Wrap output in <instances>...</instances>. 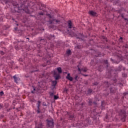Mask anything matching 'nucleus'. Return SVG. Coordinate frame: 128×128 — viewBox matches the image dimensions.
<instances>
[{
  "label": "nucleus",
  "instance_id": "obj_1",
  "mask_svg": "<svg viewBox=\"0 0 128 128\" xmlns=\"http://www.w3.org/2000/svg\"><path fill=\"white\" fill-rule=\"evenodd\" d=\"M37 16H60V14L56 12H54L52 10H49L48 11L42 10V12H38Z\"/></svg>",
  "mask_w": 128,
  "mask_h": 128
},
{
  "label": "nucleus",
  "instance_id": "obj_2",
  "mask_svg": "<svg viewBox=\"0 0 128 128\" xmlns=\"http://www.w3.org/2000/svg\"><path fill=\"white\" fill-rule=\"evenodd\" d=\"M119 114L120 120L123 122H126V110H121L119 112Z\"/></svg>",
  "mask_w": 128,
  "mask_h": 128
},
{
  "label": "nucleus",
  "instance_id": "obj_3",
  "mask_svg": "<svg viewBox=\"0 0 128 128\" xmlns=\"http://www.w3.org/2000/svg\"><path fill=\"white\" fill-rule=\"evenodd\" d=\"M24 41H18L17 42V44L15 46V48L16 50H22V46H24Z\"/></svg>",
  "mask_w": 128,
  "mask_h": 128
},
{
  "label": "nucleus",
  "instance_id": "obj_4",
  "mask_svg": "<svg viewBox=\"0 0 128 128\" xmlns=\"http://www.w3.org/2000/svg\"><path fill=\"white\" fill-rule=\"evenodd\" d=\"M92 120L94 119L92 117L87 118L84 122V123L87 126H90V124H92Z\"/></svg>",
  "mask_w": 128,
  "mask_h": 128
},
{
  "label": "nucleus",
  "instance_id": "obj_5",
  "mask_svg": "<svg viewBox=\"0 0 128 128\" xmlns=\"http://www.w3.org/2000/svg\"><path fill=\"white\" fill-rule=\"evenodd\" d=\"M107 68L108 70V72H114V78H118V74H116V70H114V68L112 67H107Z\"/></svg>",
  "mask_w": 128,
  "mask_h": 128
},
{
  "label": "nucleus",
  "instance_id": "obj_6",
  "mask_svg": "<svg viewBox=\"0 0 128 128\" xmlns=\"http://www.w3.org/2000/svg\"><path fill=\"white\" fill-rule=\"evenodd\" d=\"M48 128H52L54 126V122L53 120H46Z\"/></svg>",
  "mask_w": 128,
  "mask_h": 128
},
{
  "label": "nucleus",
  "instance_id": "obj_7",
  "mask_svg": "<svg viewBox=\"0 0 128 128\" xmlns=\"http://www.w3.org/2000/svg\"><path fill=\"white\" fill-rule=\"evenodd\" d=\"M53 76L56 80H58L60 78V74H58V72L54 70L53 73Z\"/></svg>",
  "mask_w": 128,
  "mask_h": 128
},
{
  "label": "nucleus",
  "instance_id": "obj_8",
  "mask_svg": "<svg viewBox=\"0 0 128 128\" xmlns=\"http://www.w3.org/2000/svg\"><path fill=\"white\" fill-rule=\"evenodd\" d=\"M124 8H121L120 10H117V12L120 14V16H124Z\"/></svg>",
  "mask_w": 128,
  "mask_h": 128
},
{
  "label": "nucleus",
  "instance_id": "obj_9",
  "mask_svg": "<svg viewBox=\"0 0 128 128\" xmlns=\"http://www.w3.org/2000/svg\"><path fill=\"white\" fill-rule=\"evenodd\" d=\"M47 40H54L56 38V36L54 35H50L46 36Z\"/></svg>",
  "mask_w": 128,
  "mask_h": 128
},
{
  "label": "nucleus",
  "instance_id": "obj_10",
  "mask_svg": "<svg viewBox=\"0 0 128 128\" xmlns=\"http://www.w3.org/2000/svg\"><path fill=\"white\" fill-rule=\"evenodd\" d=\"M88 14H90V16H98L96 12L93 11V10L90 11L88 12Z\"/></svg>",
  "mask_w": 128,
  "mask_h": 128
},
{
  "label": "nucleus",
  "instance_id": "obj_11",
  "mask_svg": "<svg viewBox=\"0 0 128 128\" xmlns=\"http://www.w3.org/2000/svg\"><path fill=\"white\" fill-rule=\"evenodd\" d=\"M66 78L68 80H70V82H72L74 78L70 76V73L68 74L67 76H66Z\"/></svg>",
  "mask_w": 128,
  "mask_h": 128
},
{
  "label": "nucleus",
  "instance_id": "obj_12",
  "mask_svg": "<svg viewBox=\"0 0 128 128\" xmlns=\"http://www.w3.org/2000/svg\"><path fill=\"white\" fill-rule=\"evenodd\" d=\"M94 92V90L92 88H88L87 90V94L88 96H92V93Z\"/></svg>",
  "mask_w": 128,
  "mask_h": 128
},
{
  "label": "nucleus",
  "instance_id": "obj_13",
  "mask_svg": "<svg viewBox=\"0 0 128 128\" xmlns=\"http://www.w3.org/2000/svg\"><path fill=\"white\" fill-rule=\"evenodd\" d=\"M122 66L120 65L118 68L115 70V72H122Z\"/></svg>",
  "mask_w": 128,
  "mask_h": 128
},
{
  "label": "nucleus",
  "instance_id": "obj_14",
  "mask_svg": "<svg viewBox=\"0 0 128 128\" xmlns=\"http://www.w3.org/2000/svg\"><path fill=\"white\" fill-rule=\"evenodd\" d=\"M50 18H52V16L50 17ZM54 20H56V19H50L48 21L49 24H54Z\"/></svg>",
  "mask_w": 128,
  "mask_h": 128
},
{
  "label": "nucleus",
  "instance_id": "obj_15",
  "mask_svg": "<svg viewBox=\"0 0 128 128\" xmlns=\"http://www.w3.org/2000/svg\"><path fill=\"white\" fill-rule=\"evenodd\" d=\"M114 4L120 6V0H116L115 2H114Z\"/></svg>",
  "mask_w": 128,
  "mask_h": 128
},
{
  "label": "nucleus",
  "instance_id": "obj_16",
  "mask_svg": "<svg viewBox=\"0 0 128 128\" xmlns=\"http://www.w3.org/2000/svg\"><path fill=\"white\" fill-rule=\"evenodd\" d=\"M18 10H20V7L16 6H14V11L15 12H18Z\"/></svg>",
  "mask_w": 128,
  "mask_h": 128
},
{
  "label": "nucleus",
  "instance_id": "obj_17",
  "mask_svg": "<svg viewBox=\"0 0 128 128\" xmlns=\"http://www.w3.org/2000/svg\"><path fill=\"white\" fill-rule=\"evenodd\" d=\"M110 92L111 94H114V92H116V88H110Z\"/></svg>",
  "mask_w": 128,
  "mask_h": 128
},
{
  "label": "nucleus",
  "instance_id": "obj_18",
  "mask_svg": "<svg viewBox=\"0 0 128 128\" xmlns=\"http://www.w3.org/2000/svg\"><path fill=\"white\" fill-rule=\"evenodd\" d=\"M56 84H58V82H56V80L52 81V86H53V88H56Z\"/></svg>",
  "mask_w": 128,
  "mask_h": 128
},
{
  "label": "nucleus",
  "instance_id": "obj_19",
  "mask_svg": "<svg viewBox=\"0 0 128 128\" xmlns=\"http://www.w3.org/2000/svg\"><path fill=\"white\" fill-rule=\"evenodd\" d=\"M82 38H84V35L81 34H79L78 36H76V38H80L81 40H82Z\"/></svg>",
  "mask_w": 128,
  "mask_h": 128
},
{
  "label": "nucleus",
  "instance_id": "obj_20",
  "mask_svg": "<svg viewBox=\"0 0 128 128\" xmlns=\"http://www.w3.org/2000/svg\"><path fill=\"white\" fill-rule=\"evenodd\" d=\"M44 127V124H42L40 123L38 124V126H36L35 128H42Z\"/></svg>",
  "mask_w": 128,
  "mask_h": 128
},
{
  "label": "nucleus",
  "instance_id": "obj_21",
  "mask_svg": "<svg viewBox=\"0 0 128 128\" xmlns=\"http://www.w3.org/2000/svg\"><path fill=\"white\" fill-rule=\"evenodd\" d=\"M56 70L58 72V74H62V68L60 67L57 68Z\"/></svg>",
  "mask_w": 128,
  "mask_h": 128
},
{
  "label": "nucleus",
  "instance_id": "obj_22",
  "mask_svg": "<svg viewBox=\"0 0 128 128\" xmlns=\"http://www.w3.org/2000/svg\"><path fill=\"white\" fill-rule=\"evenodd\" d=\"M94 102H92V98H88V104L89 106H92V104Z\"/></svg>",
  "mask_w": 128,
  "mask_h": 128
},
{
  "label": "nucleus",
  "instance_id": "obj_23",
  "mask_svg": "<svg viewBox=\"0 0 128 128\" xmlns=\"http://www.w3.org/2000/svg\"><path fill=\"white\" fill-rule=\"evenodd\" d=\"M111 62H114V64H120V61H116L114 60L112 58H110Z\"/></svg>",
  "mask_w": 128,
  "mask_h": 128
},
{
  "label": "nucleus",
  "instance_id": "obj_24",
  "mask_svg": "<svg viewBox=\"0 0 128 128\" xmlns=\"http://www.w3.org/2000/svg\"><path fill=\"white\" fill-rule=\"evenodd\" d=\"M13 78L15 82H16V84H18V80H20V78H16V76H14Z\"/></svg>",
  "mask_w": 128,
  "mask_h": 128
},
{
  "label": "nucleus",
  "instance_id": "obj_25",
  "mask_svg": "<svg viewBox=\"0 0 128 128\" xmlns=\"http://www.w3.org/2000/svg\"><path fill=\"white\" fill-rule=\"evenodd\" d=\"M104 63L106 64V68H108L110 64H108V60H104Z\"/></svg>",
  "mask_w": 128,
  "mask_h": 128
},
{
  "label": "nucleus",
  "instance_id": "obj_26",
  "mask_svg": "<svg viewBox=\"0 0 128 128\" xmlns=\"http://www.w3.org/2000/svg\"><path fill=\"white\" fill-rule=\"evenodd\" d=\"M70 120H74V114H69Z\"/></svg>",
  "mask_w": 128,
  "mask_h": 128
},
{
  "label": "nucleus",
  "instance_id": "obj_27",
  "mask_svg": "<svg viewBox=\"0 0 128 128\" xmlns=\"http://www.w3.org/2000/svg\"><path fill=\"white\" fill-rule=\"evenodd\" d=\"M66 54H68V56H70V54H72V50H66Z\"/></svg>",
  "mask_w": 128,
  "mask_h": 128
},
{
  "label": "nucleus",
  "instance_id": "obj_28",
  "mask_svg": "<svg viewBox=\"0 0 128 128\" xmlns=\"http://www.w3.org/2000/svg\"><path fill=\"white\" fill-rule=\"evenodd\" d=\"M68 26L69 28H72V21L70 20L68 21Z\"/></svg>",
  "mask_w": 128,
  "mask_h": 128
},
{
  "label": "nucleus",
  "instance_id": "obj_29",
  "mask_svg": "<svg viewBox=\"0 0 128 128\" xmlns=\"http://www.w3.org/2000/svg\"><path fill=\"white\" fill-rule=\"evenodd\" d=\"M23 10L26 12V14H30V10L28 8L24 9Z\"/></svg>",
  "mask_w": 128,
  "mask_h": 128
},
{
  "label": "nucleus",
  "instance_id": "obj_30",
  "mask_svg": "<svg viewBox=\"0 0 128 128\" xmlns=\"http://www.w3.org/2000/svg\"><path fill=\"white\" fill-rule=\"evenodd\" d=\"M112 72H108L107 73V76H108V78H112Z\"/></svg>",
  "mask_w": 128,
  "mask_h": 128
},
{
  "label": "nucleus",
  "instance_id": "obj_31",
  "mask_svg": "<svg viewBox=\"0 0 128 128\" xmlns=\"http://www.w3.org/2000/svg\"><path fill=\"white\" fill-rule=\"evenodd\" d=\"M104 84L106 88H108L110 86H108V82H104Z\"/></svg>",
  "mask_w": 128,
  "mask_h": 128
},
{
  "label": "nucleus",
  "instance_id": "obj_32",
  "mask_svg": "<svg viewBox=\"0 0 128 128\" xmlns=\"http://www.w3.org/2000/svg\"><path fill=\"white\" fill-rule=\"evenodd\" d=\"M78 78H79L78 76V75H76L74 78L75 82L78 80Z\"/></svg>",
  "mask_w": 128,
  "mask_h": 128
},
{
  "label": "nucleus",
  "instance_id": "obj_33",
  "mask_svg": "<svg viewBox=\"0 0 128 128\" xmlns=\"http://www.w3.org/2000/svg\"><path fill=\"white\" fill-rule=\"evenodd\" d=\"M80 64L78 66H77V67L78 68V71L80 72H82V70L80 68Z\"/></svg>",
  "mask_w": 128,
  "mask_h": 128
},
{
  "label": "nucleus",
  "instance_id": "obj_34",
  "mask_svg": "<svg viewBox=\"0 0 128 128\" xmlns=\"http://www.w3.org/2000/svg\"><path fill=\"white\" fill-rule=\"evenodd\" d=\"M84 84H86V86H88V81L86 80H85L84 81Z\"/></svg>",
  "mask_w": 128,
  "mask_h": 128
},
{
  "label": "nucleus",
  "instance_id": "obj_35",
  "mask_svg": "<svg viewBox=\"0 0 128 128\" xmlns=\"http://www.w3.org/2000/svg\"><path fill=\"white\" fill-rule=\"evenodd\" d=\"M104 102H102L101 103V106H102V108H104Z\"/></svg>",
  "mask_w": 128,
  "mask_h": 128
},
{
  "label": "nucleus",
  "instance_id": "obj_36",
  "mask_svg": "<svg viewBox=\"0 0 128 128\" xmlns=\"http://www.w3.org/2000/svg\"><path fill=\"white\" fill-rule=\"evenodd\" d=\"M122 78H126V74L122 73Z\"/></svg>",
  "mask_w": 128,
  "mask_h": 128
},
{
  "label": "nucleus",
  "instance_id": "obj_37",
  "mask_svg": "<svg viewBox=\"0 0 128 128\" xmlns=\"http://www.w3.org/2000/svg\"><path fill=\"white\" fill-rule=\"evenodd\" d=\"M42 106H47L48 104H46V102H44L42 104Z\"/></svg>",
  "mask_w": 128,
  "mask_h": 128
},
{
  "label": "nucleus",
  "instance_id": "obj_38",
  "mask_svg": "<svg viewBox=\"0 0 128 128\" xmlns=\"http://www.w3.org/2000/svg\"><path fill=\"white\" fill-rule=\"evenodd\" d=\"M102 40H106V42H108V40H106V38L104 37V36H102Z\"/></svg>",
  "mask_w": 128,
  "mask_h": 128
},
{
  "label": "nucleus",
  "instance_id": "obj_39",
  "mask_svg": "<svg viewBox=\"0 0 128 128\" xmlns=\"http://www.w3.org/2000/svg\"><path fill=\"white\" fill-rule=\"evenodd\" d=\"M92 104H94V106L96 107V106H97L98 103H96V102H93Z\"/></svg>",
  "mask_w": 128,
  "mask_h": 128
},
{
  "label": "nucleus",
  "instance_id": "obj_40",
  "mask_svg": "<svg viewBox=\"0 0 128 128\" xmlns=\"http://www.w3.org/2000/svg\"><path fill=\"white\" fill-rule=\"evenodd\" d=\"M3 2H4V4H6L8 2V0H4Z\"/></svg>",
  "mask_w": 128,
  "mask_h": 128
},
{
  "label": "nucleus",
  "instance_id": "obj_41",
  "mask_svg": "<svg viewBox=\"0 0 128 128\" xmlns=\"http://www.w3.org/2000/svg\"><path fill=\"white\" fill-rule=\"evenodd\" d=\"M40 104H41L40 101H38L37 103V105L40 106Z\"/></svg>",
  "mask_w": 128,
  "mask_h": 128
},
{
  "label": "nucleus",
  "instance_id": "obj_42",
  "mask_svg": "<svg viewBox=\"0 0 128 128\" xmlns=\"http://www.w3.org/2000/svg\"><path fill=\"white\" fill-rule=\"evenodd\" d=\"M58 96L54 95V100H58Z\"/></svg>",
  "mask_w": 128,
  "mask_h": 128
},
{
  "label": "nucleus",
  "instance_id": "obj_43",
  "mask_svg": "<svg viewBox=\"0 0 128 128\" xmlns=\"http://www.w3.org/2000/svg\"><path fill=\"white\" fill-rule=\"evenodd\" d=\"M98 82H95L93 84L94 86H98Z\"/></svg>",
  "mask_w": 128,
  "mask_h": 128
},
{
  "label": "nucleus",
  "instance_id": "obj_44",
  "mask_svg": "<svg viewBox=\"0 0 128 128\" xmlns=\"http://www.w3.org/2000/svg\"><path fill=\"white\" fill-rule=\"evenodd\" d=\"M0 96H4V92L2 91L0 92Z\"/></svg>",
  "mask_w": 128,
  "mask_h": 128
},
{
  "label": "nucleus",
  "instance_id": "obj_45",
  "mask_svg": "<svg viewBox=\"0 0 128 128\" xmlns=\"http://www.w3.org/2000/svg\"><path fill=\"white\" fill-rule=\"evenodd\" d=\"M50 96H54V92H50Z\"/></svg>",
  "mask_w": 128,
  "mask_h": 128
},
{
  "label": "nucleus",
  "instance_id": "obj_46",
  "mask_svg": "<svg viewBox=\"0 0 128 128\" xmlns=\"http://www.w3.org/2000/svg\"><path fill=\"white\" fill-rule=\"evenodd\" d=\"M54 22H56V24L60 22V20H54Z\"/></svg>",
  "mask_w": 128,
  "mask_h": 128
},
{
  "label": "nucleus",
  "instance_id": "obj_47",
  "mask_svg": "<svg viewBox=\"0 0 128 128\" xmlns=\"http://www.w3.org/2000/svg\"><path fill=\"white\" fill-rule=\"evenodd\" d=\"M0 54L2 56H4V51H0Z\"/></svg>",
  "mask_w": 128,
  "mask_h": 128
},
{
  "label": "nucleus",
  "instance_id": "obj_48",
  "mask_svg": "<svg viewBox=\"0 0 128 128\" xmlns=\"http://www.w3.org/2000/svg\"><path fill=\"white\" fill-rule=\"evenodd\" d=\"M87 71H88V70L86 69V68H85L83 72H86Z\"/></svg>",
  "mask_w": 128,
  "mask_h": 128
},
{
  "label": "nucleus",
  "instance_id": "obj_49",
  "mask_svg": "<svg viewBox=\"0 0 128 128\" xmlns=\"http://www.w3.org/2000/svg\"><path fill=\"white\" fill-rule=\"evenodd\" d=\"M119 86H120L122 87V86H124V85L120 83V84H119Z\"/></svg>",
  "mask_w": 128,
  "mask_h": 128
},
{
  "label": "nucleus",
  "instance_id": "obj_50",
  "mask_svg": "<svg viewBox=\"0 0 128 128\" xmlns=\"http://www.w3.org/2000/svg\"><path fill=\"white\" fill-rule=\"evenodd\" d=\"M36 100H31V102H36Z\"/></svg>",
  "mask_w": 128,
  "mask_h": 128
},
{
  "label": "nucleus",
  "instance_id": "obj_51",
  "mask_svg": "<svg viewBox=\"0 0 128 128\" xmlns=\"http://www.w3.org/2000/svg\"><path fill=\"white\" fill-rule=\"evenodd\" d=\"M40 110L38 109L37 110V113L38 114H40Z\"/></svg>",
  "mask_w": 128,
  "mask_h": 128
},
{
  "label": "nucleus",
  "instance_id": "obj_52",
  "mask_svg": "<svg viewBox=\"0 0 128 128\" xmlns=\"http://www.w3.org/2000/svg\"><path fill=\"white\" fill-rule=\"evenodd\" d=\"M3 106L2 105V104H0V109L2 108Z\"/></svg>",
  "mask_w": 128,
  "mask_h": 128
},
{
  "label": "nucleus",
  "instance_id": "obj_53",
  "mask_svg": "<svg viewBox=\"0 0 128 128\" xmlns=\"http://www.w3.org/2000/svg\"><path fill=\"white\" fill-rule=\"evenodd\" d=\"M22 22H24V24H26V20H23Z\"/></svg>",
  "mask_w": 128,
  "mask_h": 128
},
{
  "label": "nucleus",
  "instance_id": "obj_54",
  "mask_svg": "<svg viewBox=\"0 0 128 128\" xmlns=\"http://www.w3.org/2000/svg\"><path fill=\"white\" fill-rule=\"evenodd\" d=\"M12 108H10L7 110V112H10V110H12Z\"/></svg>",
  "mask_w": 128,
  "mask_h": 128
},
{
  "label": "nucleus",
  "instance_id": "obj_55",
  "mask_svg": "<svg viewBox=\"0 0 128 128\" xmlns=\"http://www.w3.org/2000/svg\"><path fill=\"white\" fill-rule=\"evenodd\" d=\"M40 106H37L38 110H40Z\"/></svg>",
  "mask_w": 128,
  "mask_h": 128
},
{
  "label": "nucleus",
  "instance_id": "obj_56",
  "mask_svg": "<svg viewBox=\"0 0 128 128\" xmlns=\"http://www.w3.org/2000/svg\"><path fill=\"white\" fill-rule=\"evenodd\" d=\"M41 6H42V8H44V4H41Z\"/></svg>",
  "mask_w": 128,
  "mask_h": 128
},
{
  "label": "nucleus",
  "instance_id": "obj_57",
  "mask_svg": "<svg viewBox=\"0 0 128 128\" xmlns=\"http://www.w3.org/2000/svg\"><path fill=\"white\" fill-rule=\"evenodd\" d=\"M50 28H54V26H50Z\"/></svg>",
  "mask_w": 128,
  "mask_h": 128
},
{
  "label": "nucleus",
  "instance_id": "obj_58",
  "mask_svg": "<svg viewBox=\"0 0 128 128\" xmlns=\"http://www.w3.org/2000/svg\"><path fill=\"white\" fill-rule=\"evenodd\" d=\"M96 56H102V54H98Z\"/></svg>",
  "mask_w": 128,
  "mask_h": 128
},
{
  "label": "nucleus",
  "instance_id": "obj_59",
  "mask_svg": "<svg viewBox=\"0 0 128 128\" xmlns=\"http://www.w3.org/2000/svg\"><path fill=\"white\" fill-rule=\"evenodd\" d=\"M77 48H80V46H77Z\"/></svg>",
  "mask_w": 128,
  "mask_h": 128
},
{
  "label": "nucleus",
  "instance_id": "obj_60",
  "mask_svg": "<svg viewBox=\"0 0 128 128\" xmlns=\"http://www.w3.org/2000/svg\"><path fill=\"white\" fill-rule=\"evenodd\" d=\"M126 94H128V92H126L124 94V96H126Z\"/></svg>",
  "mask_w": 128,
  "mask_h": 128
},
{
  "label": "nucleus",
  "instance_id": "obj_61",
  "mask_svg": "<svg viewBox=\"0 0 128 128\" xmlns=\"http://www.w3.org/2000/svg\"><path fill=\"white\" fill-rule=\"evenodd\" d=\"M15 30H18V27L14 28Z\"/></svg>",
  "mask_w": 128,
  "mask_h": 128
},
{
  "label": "nucleus",
  "instance_id": "obj_62",
  "mask_svg": "<svg viewBox=\"0 0 128 128\" xmlns=\"http://www.w3.org/2000/svg\"><path fill=\"white\" fill-rule=\"evenodd\" d=\"M64 92H68V89H66V90H64Z\"/></svg>",
  "mask_w": 128,
  "mask_h": 128
},
{
  "label": "nucleus",
  "instance_id": "obj_63",
  "mask_svg": "<svg viewBox=\"0 0 128 128\" xmlns=\"http://www.w3.org/2000/svg\"><path fill=\"white\" fill-rule=\"evenodd\" d=\"M84 68H81V72H82V70L84 72Z\"/></svg>",
  "mask_w": 128,
  "mask_h": 128
},
{
  "label": "nucleus",
  "instance_id": "obj_64",
  "mask_svg": "<svg viewBox=\"0 0 128 128\" xmlns=\"http://www.w3.org/2000/svg\"><path fill=\"white\" fill-rule=\"evenodd\" d=\"M125 20H127V22H128V18H124Z\"/></svg>",
  "mask_w": 128,
  "mask_h": 128
}]
</instances>
